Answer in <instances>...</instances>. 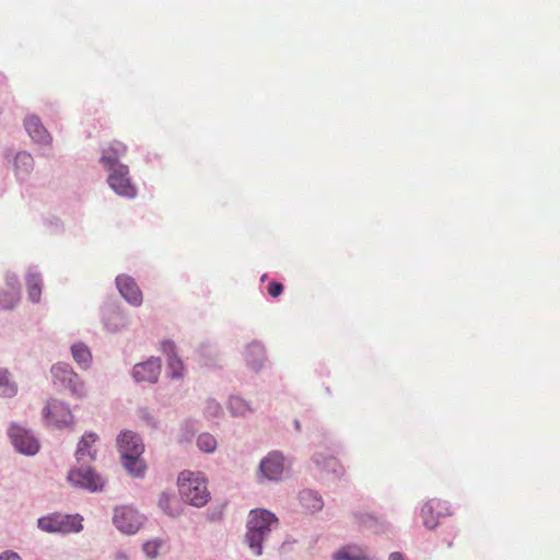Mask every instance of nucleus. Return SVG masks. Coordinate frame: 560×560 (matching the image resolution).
Listing matches in <instances>:
<instances>
[{"mask_svg": "<svg viewBox=\"0 0 560 560\" xmlns=\"http://www.w3.org/2000/svg\"><path fill=\"white\" fill-rule=\"evenodd\" d=\"M68 480L72 485L88 489L91 492L101 491L105 486L104 478L91 468L81 467L70 470L68 474Z\"/></svg>", "mask_w": 560, "mask_h": 560, "instance_id": "6e6552de", "label": "nucleus"}, {"mask_svg": "<svg viewBox=\"0 0 560 560\" xmlns=\"http://www.w3.org/2000/svg\"><path fill=\"white\" fill-rule=\"evenodd\" d=\"M198 447L206 453H212L217 448V440L209 433H203L198 436Z\"/></svg>", "mask_w": 560, "mask_h": 560, "instance_id": "bb28decb", "label": "nucleus"}, {"mask_svg": "<svg viewBox=\"0 0 560 560\" xmlns=\"http://www.w3.org/2000/svg\"><path fill=\"white\" fill-rule=\"evenodd\" d=\"M325 466H327L328 468H331V470L334 472H338L337 471V466H338V463L335 458L330 457V458H327L326 459V463H325Z\"/></svg>", "mask_w": 560, "mask_h": 560, "instance_id": "f704fd0d", "label": "nucleus"}, {"mask_svg": "<svg viewBox=\"0 0 560 560\" xmlns=\"http://www.w3.org/2000/svg\"><path fill=\"white\" fill-rule=\"evenodd\" d=\"M160 547H161V542L158 540L147 541L143 545V551L145 552V555L148 557L155 558L158 556Z\"/></svg>", "mask_w": 560, "mask_h": 560, "instance_id": "c85d7f7f", "label": "nucleus"}, {"mask_svg": "<svg viewBox=\"0 0 560 560\" xmlns=\"http://www.w3.org/2000/svg\"><path fill=\"white\" fill-rule=\"evenodd\" d=\"M442 503L439 500H429L421 508V516L425 527L432 529L438 525V517L442 514L440 511Z\"/></svg>", "mask_w": 560, "mask_h": 560, "instance_id": "6ab92c4d", "label": "nucleus"}, {"mask_svg": "<svg viewBox=\"0 0 560 560\" xmlns=\"http://www.w3.org/2000/svg\"><path fill=\"white\" fill-rule=\"evenodd\" d=\"M159 506L168 515L176 516L179 514V502L175 497L163 492L159 498Z\"/></svg>", "mask_w": 560, "mask_h": 560, "instance_id": "b1692460", "label": "nucleus"}, {"mask_svg": "<svg viewBox=\"0 0 560 560\" xmlns=\"http://www.w3.org/2000/svg\"><path fill=\"white\" fill-rule=\"evenodd\" d=\"M128 148L120 141H113L106 149L103 150L101 163L106 170L113 168L118 165V159L127 154Z\"/></svg>", "mask_w": 560, "mask_h": 560, "instance_id": "f3484780", "label": "nucleus"}, {"mask_svg": "<svg viewBox=\"0 0 560 560\" xmlns=\"http://www.w3.org/2000/svg\"><path fill=\"white\" fill-rule=\"evenodd\" d=\"M124 324V318L119 313L112 311L107 314L105 325L109 331H116L119 327H122Z\"/></svg>", "mask_w": 560, "mask_h": 560, "instance_id": "cd10ccee", "label": "nucleus"}, {"mask_svg": "<svg viewBox=\"0 0 560 560\" xmlns=\"http://www.w3.org/2000/svg\"><path fill=\"white\" fill-rule=\"evenodd\" d=\"M33 158L26 152L16 154L14 165L18 174H27L33 168Z\"/></svg>", "mask_w": 560, "mask_h": 560, "instance_id": "a878e982", "label": "nucleus"}, {"mask_svg": "<svg viewBox=\"0 0 560 560\" xmlns=\"http://www.w3.org/2000/svg\"><path fill=\"white\" fill-rule=\"evenodd\" d=\"M162 351L167 357L168 374L172 378H182L184 376L183 361L177 357L175 345L172 341L162 342Z\"/></svg>", "mask_w": 560, "mask_h": 560, "instance_id": "4468645a", "label": "nucleus"}, {"mask_svg": "<svg viewBox=\"0 0 560 560\" xmlns=\"http://www.w3.org/2000/svg\"><path fill=\"white\" fill-rule=\"evenodd\" d=\"M44 416L49 423L65 427L72 423L73 416L70 409L58 400H50L44 408Z\"/></svg>", "mask_w": 560, "mask_h": 560, "instance_id": "9d476101", "label": "nucleus"}, {"mask_svg": "<svg viewBox=\"0 0 560 560\" xmlns=\"http://www.w3.org/2000/svg\"><path fill=\"white\" fill-rule=\"evenodd\" d=\"M0 560H21L16 552L7 551L0 556Z\"/></svg>", "mask_w": 560, "mask_h": 560, "instance_id": "72a5a7b5", "label": "nucleus"}, {"mask_svg": "<svg viewBox=\"0 0 560 560\" xmlns=\"http://www.w3.org/2000/svg\"><path fill=\"white\" fill-rule=\"evenodd\" d=\"M28 298L33 302H38L42 294V279L36 273H30L26 278Z\"/></svg>", "mask_w": 560, "mask_h": 560, "instance_id": "5701e85b", "label": "nucleus"}, {"mask_svg": "<svg viewBox=\"0 0 560 560\" xmlns=\"http://www.w3.org/2000/svg\"><path fill=\"white\" fill-rule=\"evenodd\" d=\"M16 386L11 381L7 370H0V396L12 397L16 394Z\"/></svg>", "mask_w": 560, "mask_h": 560, "instance_id": "393cba45", "label": "nucleus"}, {"mask_svg": "<svg viewBox=\"0 0 560 560\" xmlns=\"http://www.w3.org/2000/svg\"><path fill=\"white\" fill-rule=\"evenodd\" d=\"M388 560H405V558H404L402 553H400V552H392L389 555Z\"/></svg>", "mask_w": 560, "mask_h": 560, "instance_id": "c9c22d12", "label": "nucleus"}, {"mask_svg": "<svg viewBox=\"0 0 560 560\" xmlns=\"http://www.w3.org/2000/svg\"><path fill=\"white\" fill-rule=\"evenodd\" d=\"M74 361L83 369H88L92 361V354L89 348L83 343H75L71 348Z\"/></svg>", "mask_w": 560, "mask_h": 560, "instance_id": "4be33fe9", "label": "nucleus"}, {"mask_svg": "<svg viewBox=\"0 0 560 560\" xmlns=\"http://www.w3.org/2000/svg\"><path fill=\"white\" fill-rule=\"evenodd\" d=\"M206 412L211 417H217L221 412V407L214 400L207 402Z\"/></svg>", "mask_w": 560, "mask_h": 560, "instance_id": "2f4dec72", "label": "nucleus"}, {"mask_svg": "<svg viewBox=\"0 0 560 560\" xmlns=\"http://www.w3.org/2000/svg\"><path fill=\"white\" fill-rule=\"evenodd\" d=\"M38 527L47 533L70 534L82 529L79 515L50 514L38 520Z\"/></svg>", "mask_w": 560, "mask_h": 560, "instance_id": "20e7f679", "label": "nucleus"}, {"mask_svg": "<svg viewBox=\"0 0 560 560\" xmlns=\"http://www.w3.org/2000/svg\"><path fill=\"white\" fill-rule=\"evenodd\" d=\"M98 438L95 433H86L82 436L78 444L77 450V460L79 463H90L95 459L96 456V448L95 443L97 442Z\"/></svg>", "mask_w": 560, "mask_h": 560, "instance_id": "2eb2a0df", "label": "nucleus"}, {"mask_svg": "<svg viewBox=\"0 0 560 560\" xmlns=\"http://www.w3.org/2000/svg\"><path fill=\"white\" fill-rule=\"evenodd\" d=\"M267 292L271 298H278L283 292V285L280 282H270L267 287Z\"/></svg>", "mask_w": 560, "mask_h": 560, "instance_id": "7c9ffc66", "label": "nucleus"}, {"mask_svg": "<svg viewBox=\"0 0 560 560\" xmlns=\"http://www.w3.org/2000/svg\"><path fill=\"white\" fill-rule=\"evenodd\" d=\"M54 383L62 388H68L70 393L79 398L83 397L84 386L77 373L67 363H57L51 368Z\"/></svg>", "mask_w": 560, "mask_h": 560, "instance_id": "39448f33", "label": "nucleus"}, {"mask_svg": "<svg viewBox=\"0 0 560 560\" xmlns=\"http://www.w3.org/2000/svg\"><path fill=\"white\" fill-rule=\"evenodd\" d=\"M248 352L252 354L260 355L262 354L264 349L259 343H252L248 346Z\"/></svg>", "mask_w": 560, "mask_h": 560, "instance_id": "473e14b6", "label": "nucleus"}, {"mask_svg": "<svg viewBox=\"0 0 560 560\" xmlns=\"http://www.w3.org/2000/svg\"><path fill=\"white\" fill-rule=\"evenodd\" d=\"M9 435L14 447L22 454L34 455L39 450V443L27 430L22 427L12 425Z\"/></svg>", "mask_w": 560, "mask_h": 560, "instance_id": "1a4fd4ad", "label": "nucleus"}, {"mask_svg": "<svg viewBox=\"0 0 560 560\" xmlns=\"http://www.w3.org/2000/svg\"><path fill=\"white\" fill-rule=\"evenodd\" d=\"M161 372L159 359H150L147 362L136 364L132 375L137 382L155 383Z\"/></svg>", "mask_w": 560, "mask_h": 560, "instance_id": "f8f14e48", "label": "nucleus"}, {"mask_svg": "<svg viewBox=\"0 0 560 560\" xmlns=\"http://www.w3.org/2000/svg\"><path fill=\"white\" fill-rule=\"evenodd\" d=\"M106 171L109 173L107 183L117 195L127 198H135L137 196V188L131 183L127 165L118 164Z\"/></svg>", "mask_w": 560, "mask_h": 560, "instance_id": "423d86ee", "label": "nucleus"}, {"mask_svg": "<svg viewBox=\"0 0 560 560\" xmlns=\"http://www.w3.org/2000/svg\"><path fill=\"white\" fill-rule=\"evenodd\" d=\"M25 129L30 137L38 143H49L51 138L46 128L36 116H28L24 121Z\"/></svg>", "mask_w": 560, "mask_h": 560, "instance_id": "a211bd4d", "label": "nucleus"}, {"mask_svg": "<svg viewBox=\"0 0 560 560\" xmlns=\"http://www.w3.org/2000/svg\"><path fill=\"white\" fill-rule=\"evenodd\" d=\"M284 469L283 456L279 453L269 454L260 463V470L262 475L269 480H278Z\"/></svg>", "mask_w": 560, "mask_h": 560, "instance_id": "ddd939ff", "label": "nucleus"}, {"mask_svg": "<svg viewBox=\"0 0 560 560\" xmlns=\"http://www.w3.org/2000/svg\"><path fill=\"white\" fill-rule=\"evenodd\" d=\"M177 482L182 497L189 504L203 506L210 500L207 479L202 472L184 470L179 474Z\"/></svg>", "mask_w": 560, "mask_h": 560, "instance_id": "7ed1b4c3", "label": "nucleus"}, {"mask_svg": "<svg viewBox=\"0 0 560 560\" xmlns=\"http://www.w3.org/2000/svg\"><path fill=\"white\" fill-rule=\"evenodd\" d=\"M230 409L235 413H244L247 410L246 404L240 398H232L230 400Z\"/></svg>", "mask_w": 560, "mask_h": 560, "instance_id": "c756f323", "label": "nucleus"}, {"mask_svg": "<svg viewBox=\"0 0 560 560\" xmlns=\"http://www.w3.org/2000/svg\"><path fill=\"white\" fill-rule=\"evenodd\" d=\"M334 560H369L364 550L355 545L345 546L336 551Z\"/></svg>", "mask_w": 560, "mask_h": 560, "instance_id": "aec40b11", "label": "nucleus"}, {"mask_svg": "<svg viewBox=\"0 0 560 560\" xmlns=\"http://www.w3.org/2000/svg\"><path fill=\"white\" fill-rule=\"evenodd\" d=\"M113 521L120 532L133 534L141 527L143 516L133 508L122 505L115 509Z\"/></svg>", "mask_w": 560, "mask_h": 560, "instance_id": "0eeeda50", "label": "nucleus"}, {"mask_svg": "<svg viewBox=\"0 0 560 560\" xmlns=\"http://www.w3.org/2000/svg\"><path fill=\"white\" fill-rule=\"evenodd\" d=\"M300 502L302 506L311 513L319 511L323 508L322 498L311 490H305L301 492Z\"/></svg>", "mask_w": 560, "mask_h": 560, "instance_id": "412c9836", "label": "nucleus"}, {"mask_svg": "<svg viewBox=\"0 0 560 560\" xmlns=\"http://www.w3.org/2000/svg\"><path fill=\"white\" fill-rule=\"evenodd\" d=\"M118 451L121 455L124 467L135 477L144 474L145 464L141 458L144 445L141 439L131 431L122 432L117 439Z\"/></svg>", "mask_w": 560, "mask_h": 560, "instance_id": "f03ea898", "label": "nucleus"}, {"mask_svg": "<svg viewBox=\"0 0 560 560\" xmlns=\"http://www.w3.org/2000/svg\"><path fill=\"white\" fill-rule=\"evenodd\" d=\"M116 284L121 296L132 305L142 303V293L135 280L126 275L116 278Z\"/></svg>", "mask_w": 560, "mask_h": 560, "instance_id": "9b49d317", "label": "nucleus"}, {"mask_svg": "<svg viewBox=\"0 0 560 560\" xmlns=\"http://www.w3.org/2000/svg\"><path fill=\"white\" fill-rule=\"evenodd\" d=\"M7 288L0 289V307L12 310L20 301V289L16 277L8 279Z\"/></svg>", "mask_w": 560, "mask_h": 560, "instance_id": "dca6fc26", "label": "nucleus"}, {"mask_svg": "<svg viewBox=\"0 0 560 560\" xmlns=\"http://www.w3.org/2000/svg\"><path fill=\"white\" fill-rule=\"evenodd\" d=\"M278 527V518L267 510H253L247 522L246 541L256 556L261 555V545L269 533Z\"/></svg>", "mask_w": 560, "mask_h": 560, "instance_id": "f257e3e1", "label": "nucleus"}]
</instances>
